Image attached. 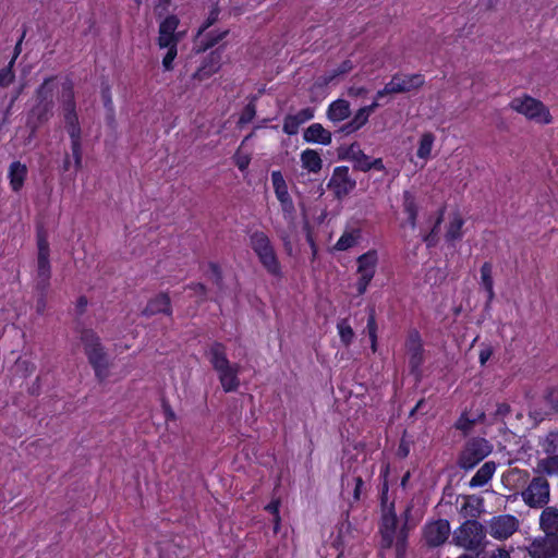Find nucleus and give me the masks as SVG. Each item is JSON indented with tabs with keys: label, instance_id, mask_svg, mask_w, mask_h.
<instances>
[{
	"label": "nucleus",
	"instance_id": "1",
	"mask_svg": "<svg viewBox=\"0 0 558 558\" xmlns=\"http://www.w3.org/2000/svg\"><path fill=\"white\" fill-rule=\"evenodd\" d=\"M54 90L61 92V101L63 102L64 107L65 126L71 137L72 157L68 156L64 159L62 168L64 171H70L72 168L77 170L82 165L81 129L74 112L73 86L70 82L60 83L54 78L46 80L37 92L39 102L44 106L45 110H47L51 104Z\"/></svg>",
	"mask_w": 558,
	"mask_h": 558
},
{
	"label": "nucleus",
	"instance_id": "2",
	"mask_svg": "<svg viewBox=\"0 0 558 558\" xmlns=\"http://www.w3.org/2000/svg\"><path fill=\"white\" fill-rule=\"evenodd\" d=\"M180 20L174 14L163 17L158 25V36L156 44L161 54V66L165 72L174 69V61L178 57V45L184 37L185 31H179Z\"/></svg>",
	"mask_w": 558,
	"mask_h": 558
},
{
	"label": "nucleus",
	"instance_id": "3",
	"mask_svg": "<svg viewBox=\"0 0 558 558\" xmlns=\"http://www.w3.org/2000/svg\"><path fill=\"white\" fill-rule=\"evenodd\" d=\"M509 107L534 123L547 125L553 122L549 108L544 102L530 95L524 94L514 97L510 101Z\"/></svg>",
	"mask_w": 558,
	"mask_h": 558
},
{
	"label": "nucleus",
	"instance_id": "4",
	"mask_svg": "<svg viewBox=\"0 0 558 558\" xmlns=\"http://www.w3.org/2000/svg\"><path fill=\"white\" fill-rule=\"evenodd\" d=\"M250 244L260 264L272 276H280L281 267L269 238L260 231L250 236Z\"/></svg>",
	"mask_w": 558,
	"mask_h": 558
},
{
	"label": "nucleus",
	"instance_id": "5",
	"mask_svg": "<svg viewBox=\"0 0 558 558\" xmlns=\"http://www.w3.org/2000/svg\"><path fill=\"white\" fill-rule=\"evenodd\" d=\"M82 342L97 377L105 379L108 376L109 360L99 342V338L93 331L86 330L82 333Z\"/></svg>",
	"mask_w": 558,
	"mask_h": 558
},
{
	"label": "nucleus",
	"instance_id": "6",
	"mask_svg": "<svg viewBox=\"0 0 558 558\" xmlns=\"http://www.w3.org/2000/svg\"><path fill=\"white\" fill-rule=\"evenodd\" d=\"M484 530L481 523L474 520L464 522L453 534V541L458 546L474 548L484 538Z\"/></svg>",
	"mask_w": 558,
	"mask_h": 558
},
{
	"label": "nucleus",
	"instance_id": "7",
	"mask_svg": "<svg viewBox=\"0 0 558 558\" xmlns=\"http://www.w3.org/2000/svg\"><path fill=\"white\" fill-rule=\"evenodd\" d=\"M523 501L532 508H541L549 501V484L545 478L536 477L521 493Z\"/></svg>",
	"mask_w": 558,
	"mask_h": 558
},
{
	"label": "nucleus",
	"instance_id": "8",
	"mask_svg": "<svg viewBox=\"0 0 558 558\" xmlns=\"http://www.w3.org/2000/svg\"><path fill=\"white\" fill-rule=\"evenodd\" d=\"M492 451V446L485 439L469 441L460 457V465L463 469H472Z\"/></svg>",
	"mask_w": 558,
	"mask_h": 558
},
{
	"label": "nucleus",
	"instance_id": "9",
	"mask_svg": "<svg viewBox=\"0 0 558 558\" xmlns=\"http://www.w3.org/2000/svg\"><path fill=\"white\" fill-rule=\"evenodd\" d=\"M424 80L421 75H395L383 89L378 90L376 98L380 99L388 94H397L409 92L417 88L423 84Z\"/></svg>",
	"mask_w": 558,
	"mask_h": 558
},
{
	"label": "nucleus",
	"instance_id": "10",
	"mask_svg": "<svg viewBox=\"0 0 558 558\" xmlns=\"http://www.w3.org/2000/svg\"><path fill=\"white\" fill-rule=\"evenodd\" d=\"M271 183L275 195L280 203L284 218L292 219L295 208L293 201L289 194L288 184L280 171L271 172Z\"/></svg>",
	"mask_w": 558,
	"mask_h": 558
},
{
	"label": "nucleus",
	"instance_id": "11",
	"mask_svg": "<svg viewBox=\"0 0 558 558\" xmlns=\"http://www.w3.org/2000/svg\"><path fill=\"white\" fill-rule=\"evenodd\" d=\"M519 526V521L515 517L504 514L495 517L488 524V533L497 539H506L510 537Z\"/></svg>",
	"mask_w": 558,
	"mask_h": 558
},
{
	"label": "nucleus",
	"instance_id": "12",
	"mask_svg": "<svg viewBox=\"0 0 558 558\" xmlns=\"http://www.w3.org/2000/svg\"><path fill=\"white\" fill-rule=\"evenodd\" d=\"M328 186L338 197L349 194L355 186V181L349 174V168L341 166L333 169Z\"/></svg>",
	"mask_w": 558,
	"mask_h": 558
},
{
	"label": "nucleus",
	"instance_id": "13",
	"mask_svg": "<svg viewBox=\"0 0 558 558\" xmlns=\"http://www.w3.org/2000/svg\"><path fill=\"white\" fill-rule=\"evenodd\" d=\"M532 558H555L558 557V536H545L535 539L530 548Z\"/></svg>",
	"mask_w": 558,
	"mask_h": 558
},
{
	"label": "nucleus",
	"instance_id": "14",
	"mask_svg": "<svg viewBox=\"0 0 558 558\" xmlns=\"http://www.w3.org/2000/svg\"><path fill=\"white\" fill-rule=\"evenodd\" d=\"M37 277L47 282L50 277V248L45 235L39 234L37 239Z\"/></svg>",
	"mask_w": 558,
	"mask_h": 558
},
{
	"label": "nucleus",
	"instance_id": "15",
	"mask_svg": "<svg viewBox=\"0 0 558 558\" xmlns=\"http://www.w3.org/2000/svg\"><path fill=\"white\" fill-rule=\"evenodd\" d=\"M409 363L413 371H417L423 363V343L417 331H411L405 341Z\"/></svg>",
	"mask_w": 558,
	"mask_h": 558
},
{
	"label": "nucleus",
	"instance_id": "16",
	"mask_svg": "<svg viewBox=\"0 0 558 558\" xmlns=\"http://www.w3.org/2000/svg\"><path fill=\"white\" fill-rule=\"evenodd\" d=\"M450 534V525L446 520H438L426 525L424 535L429 545L438 546L446 542Z\"/></svg>",
	"mask_w": 558,
	"mask_h": 558
},
{
	"label": "nucleus",
	"instance_id": "17",
	"mask_svg": "<svg viewBox=\"0 0 558 558\" xmlns=\"http://www.w3.org/2000/svg\"><path fill=\"white\" fill-rule=\"evenodd\" d=\"M379 256L376 250H369L356 258V275L374 279Z\"/></svg>",
	"mask_w": 558,
	"mask_h": 558
},
{
	"label": "nucleus",
	"instance_id": "18",
	"mask_svg": "<svg viewBox=\"0 0 558 558\" xmlns=\"http://www.w3.org/2000/svg\"><path fill=\"white\" fill-rule=\"evenodd\" d=\"M352 70V63L344 61L337 70L322 76L313 86V93H316L319 97L324 98L326 95L325 88L337 83V78Z\"/></svg>",
	"mask_w": 558,
	"mask_h": 558
},
{
	"label": "nucleus",
	"instance_id": "19",
	"mask_svg": "<svg viewBox=\"0 0 558 558\" xmlns=\"http://www.w3.org/2000/svg\"><path fill=\"white\" fill-rule=\"evenodd\" d=\"M362 240V229L356 226H347L336 244L333 251L344 252L359 245Z\"/></svg>",
	"mask_w": 558,
	"mask_h": 558
},
{
	"label": "nucleus",
	"instance_id": "20",
	"mask_svg": "<svg viewBox=\"0 0 558 558\" xmlns=\"http://www.w3.org/2000/svg\"><path fill=\"white\" fill-rule=\"evenodd\" d=\"M435 141L436 135L432 132H423L418 136L415 156L417 160L421 161V168H423L433 158Z\"/></svg>",
	"mask_w": 558,
	"mask_h": 558
},
{
	"label": "nucleus",
	"instance_id": "21",
	"mask_svg": "<svg viewBox=\"0 0 558 558\" xmlns=\"http://www.w3.org/2000/svg\"><path fill=\"white\" fill-rule=\"evenodd\" d=\"M303 140L306 143L327 146L332 141V134L320 123H313L304 130Z\"/></svg>",
	"mask_w": 558,
	"mask_h": 558
},
{
	"label": "nucleus",
	"instance_id": "22",
	"mask_svg": "<svg viewBox=\"0 0 558 558\" xmlns=\"http://www.w3.org/2000/svg\"><path fill=\"white\" fill-rule=\"evenodd\" d=\"M379 99L375 97V100L372 105L360 108L351 119V121L344 126V131L347 133L355 132L360 130L363 125H365L374 112V110L379 106Z\"/></svg>",
	"mask_w": 558,
	"mask_h": 558
},
{
	"label": "nucleus",
	"instance_id": "23",
	"mask_svg": "<svg viewBox=\"0 0 558 558\" xmlns=\"http://www.w3.org/2000/svg\"><path fill=\"white\" fill-rule=\"evenodd\" d=\"M221 65V53L216 50L210 52L204 63L199 66V69L195 73V77L198 80H204L213 74H215Z\"/></svg>",
	"mask_w": 558,
	"mask_h": 558
},
{
	"label": "nucleus",
	"instance_id": "24",
	"mask_svg": "<svg viewBox=\"0 0 558 558\" xmlns=\"http://www.w3.org/2000/svg\"><path fill=\"white\" fill-rule=\"evenodd\" d=\"M225 391H233L239 387L238 366L228 364L226 367L216 369Z\"/></svg>",
	"mask_w": 558,
	"mask_h": 558
},
{
	"label": "nucleus",
	"instance_id": "25",
	"mask_svg": "<svg viewBox=\"0 0 558 558\" xmlns=\"http://www.w3.org/2000/svg\"><path fill=\"white\" fill-rule=\"evenodd\" d=\"M403 211L407 215L403 226H409L411 229H414L416 226L418 207L414 193L410 191L403 192Z\"/></svg>",
	"mask_w": 558,
	"mask_h": 558
},
{
	"label": "nucleus",
	"instance_id": "26",
	"mask_svg": "<svg viewBox=\"0 0 558 558\" xmlns=\"http://www.w3.org/2000/svg\"><path fill=\"white\" fill-rule=\"evenodd\" d=\"M541 527L546 536H557L558 533V509L548 507L543 510L539 519Z\"/></svg>",
	"mask_w": 558,
	"mask_h": 558
},
{
	"label": "nucleus",
	"instance_id": "27",
	"mask_svg": "<svg viewBox=\"0 0 558 558\" xmlns=\"http://www.w3.org/2000/svg\"><path fill=\"white\" fill-rule=\"evenodd\" d=\"M347 158L353 162L355 169L360 171H369V156L362 149L360 144L353 143L347 150Z\"/></svg>",
	"mask_w": 558,
	"mask_h": 558
},
{
	"label": "nucleus",
	"instance_id": "28",
	"mask_svg": "<svg viewBox=\"0 0 558 558\" xmlns=\"http://www.w3.org/2000/svg\"><path fill=\"white\" fill-rule=\"evenodd\" d=\"M350 112V104L344 99H337L328 106L327 118L331 122L338 123L349 118Z\"/></svg>",
	"mask_w": 558,
	"mask_h": 558
},
{
	"label": "nucleus",
	"instance_id": "29",
	"mask_svg": "<svg viewBox=\"0 0 558 558\" xmlns=\"http://www.w3.org/2000/svg\"><path fill=\"white\" fill-rule=\"evenodd\" d=\"M301 166L311 173H317L323 167L320 155L315 149H304L300 155Z\"/></svg>",
	"mask_w": 558,
	"mask_h": 558
},
{
	"label": "nucleus",
	"instance_id": "30",
	"mask_svg": "<svg viewBox=\"0 0 558 558\" xmlns=\"http://www.w3.org/2000/svg\"><path fill=\"white\" fill-rule=\"evenodd\" d=\"M27 175V168L25 165L15 161L10 166L9 169V180L10 186L13 191L19 192L23 185Z\"/></svg>",
	"mask_w": 558,
	"mask_h": 558
},
{
	"label": "nucleus",
	"instance_id": "31",
	"mask_svg": "<svg viewBox=\"0 0 558 558\" xmlns=\"http://www.w3.org/2000/svg\"><path fill=\"white\" fill-rule=\"evenodd\" d=\"M207 355L215 369L230 364L226 356V349L221 343H213L208 349Z\"/></svg>",
	"mask_w": 558,
	"mask_h": 558
},
{
	"label": "nucleus",
	"instance_id": "32",
	"mask_svg": "<svg viewBox=\"0 0 558 558\" xmlns=\"http://www.w3.org/2000/svg\"><path fill=\"white\" fill-rule=\"evenodd\" d=\"M496 465L494 462L484 463L471 478L470 485L472 487L484 486L494 475Z\"/></svg>",
	"mask_w": 558,
	"mask_h": 558
},
{
	"label": "nucleus",
	"instance_id": "33",
	"mask_svg": "<svg viewBox=\"0 0 558 558\" xmlns=\"http://www.w3.org/2000/svg\"><path fill=\"white\" fill-rule=\"evenodd\" d=\"M480 272H481V286L487 294V301L490 302L495 296L492 265L488 263H485L481 267Z\"/></svg>",
	"mask_w": 558,
	"mask_h": 558
},
{
	"label": "nucleus",
	"instance_id": "34",
	"mask_svg": "<svg viewBox=\"0 0 558 558\" xmlns=\"http://www.w3.org/2000/svg\"><path fill=\"white\" fill-rule=\"evenodd\" d=\"M397 525V519L393 513H386L383 517L380 532L387 546L392 543L395 531Z\"/></svg>",
	"mask_w": 558,
	"mask_h": 558
},
{
	"label": "nucleus",
	"instance_id": "35",
	"mask_svg": "<svg viewBox=\"0 0 558 558\" xmlns=\"http://www.w3.org/2000/svg\"><path fill=\"white\" fill-rule=\"evenodd\" d=\"M364 482L361 476H345L343 478V492L345 494H352L354 500H359L361 496V489Z\"/></svg>",
	"mask_w": 558,
	"mask_h": 558
},
{
	"label": "nucleus",
	"instance_id": "36",
	"mask_svg": "<svg viewBox=\"0 0 558 558\" xmlns=\"http://www.w3.org/2000/svg\"><path fill=\"white\" fill-rule=\"evenodd\" d=\"M463 223L464 221L459 214L451 215L446 230V238L448 240L460 239L462 235Z\"/></svg>",
	"mask_w": 558,
	"mask_h": 558
},
{
	"label": "nucleus",
	"instance_id": "37",
	"mask_svg": "<svg viewBox=\"0 0 558 558\" xmlns=\"http://www.w3.org/2000/svg\"><path fill=\"white\" fill-rule=\"evenodd\" d=\"M462 510L464 515H478L483 510V499L476 496L466 497Z\"/></svg>",
	"mask_w": 558,
	"mask_h": 558
},
{
	"label": "nucleus",
	"instance_id": "38",
	"mask_svg": "<svg viewBox=\"0 0 558 558\" xmlns=\"http://www.w3.org/2000/svg\"><path fill=\"white\" fill-rule=\"evenodd\" d=\"M538 472L546 473L548 475L558 473V453L548 454L547 458L539 460L537 464Z\"/></svg>",
	"mask_w": 558,
	"mask_h": 558
},
{
	"label": "nucleus",
	"instance_id": "39",
	"mask_svg": "<svg viewBox=\"0 0 558 558\" xmlns=\"http://www.w3.org/2000/svg\"><path fill=\"white\" fill-rule=\"evenodd\" d=\"M542 450L546 454L558 453V432L547 434L539 442Z\"/></svg>",
	"mask_w": 558,
	"mask_h": 558
},
{
	"label": "nucleus",
	"instance_id": "40",
	"mask_svg": "<svg viewBox=\"0 0 558 558\" xmlns=\"http://www.w3.org/2000/svg\"><path fill=\"white\" fill-rule=\"evenodd\" d=\"M148 311L150 313H169L170 311V300L168 295L160 294L150 301L148 305Z\"/></svg>",
	"mask_w": 558,
	"mask_h": 558
},
{
	"label": "nucleus",
	"instance_id": "41",
	"mask_svg": "<svg viewBox=\"0 0 558 558\" xmlns=\"http://www.w3.org/2000/svg\"><path fill=\"white\" fill-rule=\"evenodd\" d=\"M16 56L17 54H15L11 59V61L9 62V64L5 68L0 70V88L8 87L13 82V80H14L13 65L15 63Z\"/></svg>",
	"mask_w": 558,
	"mask_h": 558
},
{
	"label": "nucleus",
	"instance_id": "42",
	"mask_svg": "<svg viewBox=\"0 0 558 558\" xmlns=\"http://www.w3.org/2000/svg\"><path fill=\"white\" fill-rule=\"evenodd\" d=\"M338 335L340 337V340L343 344L349 345L353 338H354V331L351 328V326L348 324L347 320H341L337 325Z\"/></svg>",
	"mask_w": 558,
	"mask_h": 558
},
{
	"label": "nucleus",
	"instance_id": "43",
	"mask_svg": "<svg viewBox=\"0 0 558 558\" xmlns=\"http://www.w3.org/2000/svg\"><path fill=\"white\" fill-rule=\"evenodd\" d=\"M302 123L294 117V114H288L283 121V132L288 135H294L299 132Z\"/></svg>",
	"mask_w": 558,
	"mask_h": 558
},
{
	"label": "nucleus",
	"instance_id": "44",
	"mask_svg": "<svg viewBox=\"0 0 558 558\" xmlns=\"http://www.w3.org/2000/svg\"><path fill=\"white\" fill-rule=\"evenodd\" d=\"M293 114L302 124H304L314 118V110L311 108H304Z\"/></svg>",
	"mask_w": 558,
	"mask_h": 558
},
{
	"label": "nucleus",
	"instance_id": "45",
	"mask_svg": "<svg viewBox=\"0 0 558 558\" xmlns=\"http://www.w3.org/2000/svg\"><path fill=\"white\" fill-rule=\"evenodd\" d=\"M234 161L240 170H245L250 165V156L238 151L234 156Z\"/></svg>",
	"mask_w": 558,
	"mask_h": 558
},
{
	"label": "nucleus",
	"instance_id": "46",
	"mask_svg": "<svg viewBox=\"0 0 558 558\" xmlns=\"http://www.w3.org/2000/svg\"><path fill=\"white\" fill-rule=\"evenodd\" d=\"M266 510L275 515V531H278L279 523H280L279 502L278 501H271L269 505H267Z\"/></svg>",
	"mask_w": 558,
	"mask_h": 558
},
{
	"label": "nucleus",
	"instance_id": "47",
	"mask_svg": "<svg viewBox=\"0 0 558 558\" xmlns=\"http://www.w3.org/2000/svg\"><path fill=\"white\" fill-rule=\"evenodd\" d=\"M372 280L373 279H366L365 277L357 276V280L355 282V288L360 295H363L367 291L368 286L372 282Z\"/></svg>",
	"mask_w": 558,
	"mask_h": 558
},
{
	"label": "nucleus",
	"instance_id": "48",
	"mask_svg": "<svg viewBox=\"0 0 558 558\" xmlns=\"http://www.w3.org/2000/svg\"><path fill=\"white\" fill-rule=\"evenodd\" d=\"M366 330H367L368 336H374V333H377V324H376L374 314H372L368 317Z\"/></svg>",
	"mask_w": 558,
	"mask_h": 558
},
{
	"label": "nucleus",
	"instance_id": "49",
	"mask_svg": "<svg viewBox=\"0 0 558 558\" xmlns=\"http://www.w3.org/2000/svg\"><path fill=\"white\" fill-rule=\"evenodd\" d=\"M385 171V166L381 158H369V170Z\"/></svg>",
	"mask_w": 558,
	"mask_h": 558
},
{
	"label": "nucleus",
	"instance_id": "50",
	"mask_svg": "<svg viewBox=\"0 0 558 558\" xmlns=\"http://www.w3.org/2000/svg\"><path fill=\"white\" fill-rule=\"evenodd\" d=\"M470 425L471 422L464 415H462L457 422V428L462 430H466L470 427Z\"/></svg>",
	"mask_w": 558,
	"mask_h": 558
},
{
	"label": "nucleus",
	"instance_id": "51",
	"mask_svg": "<svg viewBox=\"0 0 558 558\" xmlns=\"http://www.w3.org/2000/svg\"><path fill=\"white\" fill-rule=\"evenodd\" d=\"M486 558H510L509 551L505 549H497L496 551L492 553Z\"/></svg>",
	"mask_w": 558,
	"mask_h": 558
},
{
	"label": "nucleus",
	"instance_id": "52",
	"mask_svg": "<svg viewBox=\"0 0 558 558\" xmlns=\"http://www.w3.org/2000/svg\"><path fill=\"white\" fill-rule=\"evenodd\" d=\"M510 411V408L507 403H500L497 407L496 414L499 416H506Z\"/></svg>",
	"mask_w": 558,
	"mask_h": 558
},
{
	"label": "nucleus",
	"instance_id": "53",
	"mask_svg": "<svg viewBox=\"0 0 558 558\" xmlns=\"http://www.w3.org/2000/svg\"><path fill=\"white\" fill-rule=\"evenodd\" d=\"M216 19H217V13L213 12L210 17L208 19L207 24L199 31L198 35H201L205 31V28L210 26L216 21Z\"/></svg>",
	"mask_w": 558,
	"mask_h": 558
},
{
	"label": "nucleus",
	"instance_id": "54",
	"mask_svg": "<svg viewBox=\"0 0 558 558\" xmlns=\"http://www.w3.org/2000/svg\"><path fill=\"white\" fill-rule=\"evenodd\" d=\"M371 340V349L373 352L377 351V333H374V336H368Z\"/></svg>",
	"mask_w": 558,
	"mask_h": 558
},
{
	"label": "nucleus",
	"instance_id": "55",
	"mask_svg": "<svg viewBox=\"0 0 558 558\" xmlns=\"http://www.w3.org/2000/svg\"><path fill=\"white\" fill-rule=\"evenodd\" d=\"M307 242L312 248L313 255L315 256L317 253V247L311 234H307Z\"/></svg>",
	"mask_w": 558,
	"mask_h": 558
},
{
	"label": "nucleus",
	"instance_id": "56",
	"mask_svg": "<svg viewBox=\"0 0 558 558\" xmlns=\"http://www.w3.org/2000/svg\"><path fill=\"white\" fill-rule=\"evenodd\" d=\"M490 353L488 351H482L480 354V361L482 364H485V362L489 359Z\"/></svg>",
	"mask_w": 558,
	"mask_h": 558
},
{
	"label": "nucleus",
	"instance_id": "57",
	"mask_svg": "<svg viewBox=\"0 0 558 558\" xmlns=\"http://www.w3.org/2000/svg\"><path fill=\"white\" fill-rule=\"evenodd\" d=\"M191 290H194L197 294L205 293V288L202 284H196L195 287L191 288Z\"/></svg>",
	"mask_w": 558,
	"mask_h": 558
},
{
	"label": "nucleus",
	"instance_id": "58",
	"mask_svg": "<svg viewBox=\"0 0 558 558\" xmlns=\"http://www.w3.org/2000/svg\"><path fill=\"white\" fill-rule=\"evenodd\" d=\"M225 34H226V33L220 34V35H219L215 40L210 41V43L207 45V47H210V46L215 45L219 39H221V38L223 37V35H225Z\"/></svg>",
	"mask_w": 558,
	"mask_h": 558
},
{
	"label": "nucleus",
	"instance_id": "59",
	"mask_svg": "<svg viewBox=\"0 0 558 558\" xmlns=\"http://www.w3.org/2000/svg\"><path fill=\"white\" fill-rule=\"evenodd\" d=\"M161 2H163L165 4L169 3L170 0H161Z\"/></svg>",
	"mask_w": 558,
	"mask_h": 558
},
{
	"label": "nucleus",
	"instance_id": "60",
	"mask_svg": "<svg viewBox=\"0 0 558 558\" xmlns=\"http://www.w3.org/2000/svg\"><path fill=\"white\" fill-rule=\"evenodd\" d=\"M407 478H409V475H405V477H403V483L407 481Z\"/></svg>",
	"mask_w": 558,
	"mask_h": 558
},
{
	"label": "nucleus",
	"instance_id": "61",
	"mask_svg": "<svg viewBox=\"0 0 558 558\" xmlns=\"http://www.w3.org/2000/svg\"><path fill=\"white\" fill-rule=\"evenodd\" d=\"M407 478H409V475H405V477H403V483L407 481Z\"/></svg>",
	"mask_w": 558,
	"mask_h": 558
}]
</instances>
